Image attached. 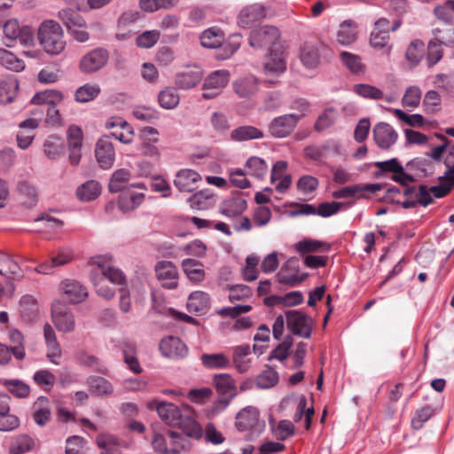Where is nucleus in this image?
I'll list each match as a JSON object with an SVG mask.
<instances>
[{
    "mask_svg": "<svg viewBox=\"0 0 454 454\" xmlns=\"http://www.w3.org/2000/svg\"><path fill=\"white\" fill-rule=\"evenodd\" d=\"M90 278L97 294L106 300L114 296V286H121L125 283V275L114 265L113 257L109 254L93 256L89 261Z\"/></svg>",
    "mask_w": 454,
    "mask_h": 454,
    "instance_id": "1",
    "label": "nucleus"
},
{
    "mask_svg": "<svg viewBox=\"0 0 454 454\" xmlns=\"http://www.w3.org/2000/svg\"><path fill=\"white\" fill-rule=\"evenodd\" d=\"M148 408L156 410L159 417L166 424L182 428L187 436H200L201 427L199 424L191 417L183 415L176 404L165 401L153 400L148 403Z\"/></svg>",
    "mask_w": 454,
    "mask_h": 454,
    "instance_id": "2",
    "label": "nucleus"
},
{
    "mask_svg": "<svg viewBox=\"0 0 454 454\" xmlns=\"http://www.w3.org/2000/svg\"><path fill=\"white\" fill-rule=\"evenodd\" d=\"M37 40L44 52L51 56L61 54L67 46L63 28L53 20H46L39 25Z\"/></svg>",
    "mask_w": 454,
    "mask_h": 454,
    "instance_id": "3",
    "label": "nucleus"
},
{
    "mask_svg": "<svg viewBox=\"0 0 454 454\" xmlns=\"http://www.w3.org/2000/svg\"><path fill=\"white\" fill-rule=\"evenodd\" d=\"M186 442L179 434L165 431L158 432L153 429L152 446L159 454H178L184 450Z\"/></svg>",
    "mask_w": 454,
    "mask_h": 454,
    "instance_id": "4",
    "label": "nucleus"
},
{
    "mask_svg": "<svg viewBox=\"0 0 454 454\" xmlns=\"http://www.w3.org/2000/svg\"><path fill=\"white\" fill-rule=\"evenodd\" d=\"M333 56L332 49L323 43H306L301 49L300 59L309 69L317 67L321 63L329 61Z\"/></svg>",
    "mask_w": 454,
    "mask_h": 454,
    "instance_id": "5",
    "label": "nucleus"
},
{
    "mask_svg": "<svg viewBox=\"0 0 454 454\" xmlns=\"http://www.w3.org/2000/svg\"><path fill=\"white\" fill-rule=\"evenodd\" d=\"M236 427L239 431H250L253 436H257L263 431L265 422L260 419L256 407L247 406L237 414Z\"/></svg>",
    "mask_w": 454,
    "mask_h": 454,
    "instance_id": "6",
    "label": "nucleus"
},
{
    "mask_svg": "<svg viewBox=\"0 0 454 454\" xmlns=\"http://www.w3.org/2000/svg\"><path fill=\"white\" fill-rule=\"evenodd\" d=\"M44 111L37 108L32 112V117L23 121L19 124V131L16 136L18 146L26 150L32 144L35 133V129H37L43 121Z\"/></svg>",
    "mask_w": 454,
    "mask_h": 454,
    "instance_id": "7",
    "label": "nucleus"
},
{
    "mask_svg": "<svg viewBox=\"0 0 454 454\" xmlns=\"http://www.w3.org/2000/svg\"><path fill=\"white\" fill-rule=\"evenodd\" d=\"M270 13V6L262 3L245 5L237 16V25L241 28H249L255 23L266 19Z\"/></svg>",
    "mask_w": 454,
    "mask_h": 454,
    "instance_id": "8",
    "label": "nucleus"
},
{
    "mask_svg": "<svg viewBox=\"0 0 454 454\" xmlns=\"http://www.w3.org/2000/svg\"><path fill=\"white\" fill-rule=\"evenodd\" d=\"M158 129L150 126L144 127L139 131L141 154L156 161L160 159V151L156 145L160 141Z\"/></svg>",
    "mask_w": 454,
    "mask_h": 454,
    "instance_id": "9",
    "label": "nucleus"
},
{
    "mask_svg": "<svg viewBox=\"0 0 454 454\" xmlns=\"http://www.w3.org/2000/svg\"><path fill=\"white\" fill-rule=\"evenodd\" d=\"M231 78L228 70L220 69L210 73L204 80L202 89L205 90L202 98L212 99L217 97L226 87Z\"/></svg>",
    "mask_w": 454,
    "mask_h": 454,
    "instance_id": "10",
    "label": "nucleus"
},
{
    "mask_svg": "<svg viewBox=\"0 0 454 454\" xmlns=\"http://www.w3.org/2000/svg\"><path fill=\"white\" fill-rule=\"evenodd\" d=\"M279 36V31L276 27L265 25L251 31L248 43L254 49H266L273 46Z\"/></svg>",
    "mask_w": 454,
    "mask_h": 454,
    "instance_id": "11",
    "label": "nucleus"
},
{
    "mask_svg": "<svg viewBox=\"0 0 454 454\" xmlns=\"http://www.w3.org/2000/svg\"><path fill=\"white\" fill-rule=\"evenodd\" d=\"M51 318L59 332L71 333L75 328V319L70 309L59 301L51 305Z\"/></svg>",
    "mask_w": 454,
    "mask_h": 454,
    "instance_id": "12",
    "label": "nucleus"
},
{
    "mask_svg": "<svg viewBox=\"0 0 454 454\" xmlns=\"http://www.w3.org/2000/svg\"><path fill=\"white\" fill-rule=\"evenodd\" d=\"M287 328L294 334L302 338H309L312 332L313 320L299 310H288L286 312Z\"/></svg>",
    "mask_w": 454,
    "mask_h": 454,
    "instance_id": "13",
    "label": "nucleus"
},
{
    "mask_svg": "<svg viewBox=\"0 0 454 454\" xmlns=\"http://www.w3.org/2000/svg\"><path fill=\"white\" fill-rule=\"evenodd\" d=\"M109 59L108 51L102 48L86 53L80 60L79 69L83 74H92L103 68Z\"/></svg>",
    "mask_w": 454,
    "mask_h": 454,
    "instance_id": "14",
    "label": "nucleus"
},
{
    "mask_svg": "<svg viewBox=\"0 0 454 454\" xmlns=\"http://www.w3.org/2000/svg\"><path fill=\"white\" fill-rule=\"evenodd\" d=\"M105 127L110 129V136L121 143L129 145L133 141L134 129L121 117L112 116L108 118L105 123Z\"/></svg>",
    "mask_w": 454,
    "mask_h": 454,
    "instance_id": "15",
    "label": "nucleus"
},
{
    "mask_svg": "<svg viewBox=\"0 0 454 454\" xmlns=\"http://www.w3.org/2000/svg\"><path fill=\"white\" fill-rule=\"evenodd\" d=\"M300 120L301 114H287L278 116L269 124V131L275 137H286L294 131Z\"/></svg>",
    "mask_w": 454,
    "mask_h": 454,
    "instance_id": "16",
    "label": "nucleus"
},
{
    "mask_svg": "<svg viewBox=\"0 0 454 454\" xmlns=\"http://www.w3.org/2000/svg\"><path fill=\"white\" fill-rule=\"evenodd\" d=\"M157 279L167 289H176L178 286L179 274L176 266L169 261H160L155 265Z\"/></svg>",
    "mask_w": 454,
    "mask_h": 454,
    "instance_id": "17",
    "label": "nucleus"
},
{
    "mask_svg": "<svg viewBox=\"0 0 454 454\" xmlns=\"http://www.w3.org/2000/svg\"><path fill=\"white\" fill-rule=\"evenodd\" d=\"M204 76L203 69L194 66L183 71L177 72L175 75V86L178 90H188L200 83Z\"/></svg>",
    "mask_w": 454,
    "mask_h": 454,
    "instance_id": "18",
    "label": "nucleus"
},
{
    "mask_svg": "<svg viewBox=\"0 0 454 454\" xmlns=\"http://www.w3.org/2000/svg\"><path fill=\"white\" fill-rule=\"evenodd\" d=\"M160 350L162 356L172 359L184 358L188 354L186 345L175 336L163 338L160 343Z\"/></svg>",
    "mask_w": 454,
    "mask_h": 454,
    "instance_id": "19",
    "label": "nucleus"
},
{
    "mask_svg": "<svg viewBox=\"0 0 454 454\" xmlns=\"http://www.w3.org/2000/svg\"><path fill=\"white\" fill-rule=\"evenodd\" d=\"M69 160L73 166L79 164L81 160V150L82 145V129L76 125L69 126L67 131Z\"/></svg>",
    "mask_w": 454,
    "mask_h": 454,
    "instance_id": "20",
    "label": "nucleus"
},
{
    "mask_svg": "<svg viewBox=\"0 0 454 454\" xmlns=\"http://www.w3.org/2000/svg\"><path fill=\"white\" fill-rule=\"evenodd\" d=\"M373 139L381 149L390 148L397 140L398 134L395 129L387 122H379L372 129Z\"/></svg>",
    "mask_w": 454,
    "mask_h": 454,
    "instance_id": "21",
    "label": "nucleus"
},
{
    "mask_svg": "<svg viewBox=\"0 0 454 454\" xmlns=\"http://www.w3.org/2000/svg\"><path fill=\"white\" fill-rule=\"evenodd\" d=\"M96 159L102 168H110L115 160V151L108 136L98 139L95 149Z\"/></svg>",
    "mask_w": 454,
    "mask_h": 454,
    "instance_id": "22",
    "label": "nucleus"
},
{
    "mask_svg": "<svg viewBox=\"0 0 454 454\" xmlns=\"http://www.w3.org/2000/svg\"><path fill=\"white\" fill-rule=\"evenodd\" d=\"M234 93L240 98H251L259 90L258 79L252 74L239 77L232 82Z\"/></svg>",
    "mask_w": 454,
    "mask_h": 454,
    "instance_id": "23",
    "label": "nucleus"
},
{
    "mask_svg": "<svg viewBox=\"0 0 454 454\" xmlns=\"http://www.w3.org/2000/svg\"><path fill=\"white\" fill-rule=\"evenodd\" d=\"M201 180L200 175L193 169H180L175 176L174 185L183 192H190L198 187Z\"/></svg>",
    "mask_w": 454,
    "mask_h": 454,
    "instance_id": "24",
    "label": "nucleus"
},
{
    "mask_svg": "<svg viewBox=\"0 0 454 454\" xmlns=\"http://www.w3.org/2000/svg\"><path fill=\"white\" fill-rule=\"evenodd\" d=\"M286 69V61L284 51L271 50L263 64V71L267 76L276 77L282 74Z\"/></svg>",
    "mask_w": 454,
    "mask_h": 454,
    "instance_id": "25",
    "label": "nucleus"
},
{
    "mask_svg": "<svg viewBox=\"0 0 454 454\" xmlns=\"http://www.w3.org/2000/svg\"><path fill=\"white\" fill-rule=\"evenodd\" d=\"M214 384L216 390L222 394L228 395L227 399H220L219 403L222 404V408L224 409L231 398L236 395V386L232 377L227 373H222L214 377Z\"/></svg>",
    "mask_w": 454,
    "mask_h": 454,
    "instance_id": "26",
    "label": "nucleus"
},
{
    "mask_svg": "<svg viewBox=\"0 0 454 454\" xmlns=\"http://www.w3.org/2000/svg\"><path fill=\"white\" fill-rule=\"evenodd\" d=\"M298 267V259L295 257L289 258L278 273L279 281L292 286L301 283L307 275L299 276L297 274Z\"/></svg>",
    "mask_w": 454,
    "mask_h": 454,
    "instance_id": "27",
    "label": "nucleus"
},
{
    "mask_svg": "<svg viewBox=\"0 0 454 454\" xmlns=\"http://www.w3.org/2000/svg\"><path fill=\"white\" fill-rule=\"evenodd\" d=\"M59 288L74 303H80L88 296L87 289L80 282L74 279L61 281Z\"/></svg>",
    "mask_w": 454,
    "mask_h": 454,
    "instance_id": "28",
    "label": "nucleus"
},
{
    "mask_svg": "<svg viewBox=\"0 0 454 454\" xmlns=\"http://www.w3.org/2000/svg\"><path fill=\"white\" fill-rule=\"evenodd\" d=\"M71 259V252L68 249H61L56 256H52L49 261L43 262L35 267V271L38 274H51L54 268L67 264Z\"/></svg>",
    "mask_w": 454,
    "mask_h": 454,
    "instance_id": "29",
    "label": "nucleus"
},
{
    "mask_svg": "<svg viewBox=\"0 0 454 454\" xmlns=\"http://www.w3.org/2000/svg\"><path fill=\"white\" fill-rule=\"evenodd\" d=\"M181 266L184 275L191 282L199 284L205 279L206 272L201 262L193 258H186L182 261Z\"/></svg>",
    "mask_w": 454,
    "mask_h": 454,
    "instance_id": "30",
    "label": "nucleus"
},
{
    "mask_svg": "<svg viewBox=\"0 0 454 454\" xmlns=\"http://www.w3.org/2000/svg\"><path fill=\"white\" fill-rule=\"evenodd\" d=\"M354 91L362 98L373 100H385L387 103H393L396 100V97L393 94L386 95L380 89L366 84L359 83L354 86Z\"/></svg>",
    "mask_w": 454,
    "mask_h": 454,
    "instance_id": "31",
    "label": "nucleus"
},
{
    "mask_svg": "<svg viewBox=\"0 0 454 454\" xmlns=\"http://www.w3.org/2000/svg\"><path fill=\"white\" fill-rule=\"evenodd\" d=\"M186 307L192 313L205 314L210 308L209 295L203 291L192 292L188 297Z\"/></svg>",
    "mask_w": 454,
    "mask_h": 454,
    "instance_id": "32",
    "label": "nucleus"
},
{
    "mask_svg": "<svg viewBox=\"0 0 454 454\" xmlns=\"http://www.w3.org/2000/svg\"><path fill=\"white\" fill-rule=\"evenodd\" d=\"M145 200V194L131 190H126L118 198V207L123 213L135 210Z\"/></svg>",
    "mask_w": 454,
    "mask_h": 454,
    "instance_id": "33",
    "label": "nucleus"
},
{
    "mask_svg": "<svg viewBox=\"0 0 454 454\" xmlns=\"http://www.w3.org/2000/svg\"><path fill=\"white\" fill-rule=\"evenodd\" d=\"M188 202L193 209L207 210L215 206L216 198L212 190L205 189L192 194Z\"/></svg>",
    "mask_w": 454,
    "mask_h": 454,
    "instance_id": "34",
    "label": "nucleus"
},
{
    "mask_svg": "<svg viewBox=\"0 0 454 454\" xmlns=\"http://www.w3.org/2000/svg\"><path fill=\"white\" fill-rule=\"evenodd\" d=\"M43 149L48 159L56 160L64 154L65 144L59 136L51 135L43 141Z\"/></svg>",
    "mask_w": 454,
    "mask_h": 454,
    "instance_id": "35",
    "label": "nucleus"
},
{
    "mask_svg": "<svg viewBox=\"0 0 454 454\" xmlns=\"http://www.w3.org/2000/svg\"><path fill=\"white\" fill-rule=\"evenodd\" d=\"M224 32L217 27H211L205 29L200 35V44L204 48L215 49L222 46L224 40Z\"/></svg>",
    "mask_w": 454,
    "mask_h": 454,
    "instance_id": "36",
    "label": "nucleus"
},
{
    "mask_svg": "<svg viewBox=\"0 0 454 454\" xmlns=\"http://www.w3.org/2000/svg\"><path fill=\"white\" fill-rule=\"evenodd\" d=\"M247 208V201L240 196L228 198L220 206V213L227 217L237 216Z\"/></svg>",
    "mask_w": 454,
    "mask_h": 454,
    "instance_id": "37",
    "label": "nucleus"
},
{
    "mask_svg": "<svg viewBox=\"0 0 454 454\" xmlns=\"http://www.w3.org/2000/svg\"><path fill=\"white\" fill-rule=\"evenodd\" d=\"M65 99V95L57 90H45L35 93L31 103L35 105L58 106Z\"/></svg>",
    "mask_w": 454,
    "mask_h": 454,
    "instance_id": "38",
    "label": "nucleus"
},
{
    "mask_svg": "<svg viewBox=\"0 0 454 454\" xmlns=\"http://www.w3.org/2000/svg\"><path fill=\"white\" fill-rule=\"evenodd\" d=\"M101 190V185L98 181L89 180L77 187L76 197L83 202L91 201L100 195Z\"/></svg>",
    "mask_w": 454,
    "mask_h": 454,
    "instance_id": "39",
    "label": "nucleus"
},
{
    "mask_svg": "<svg viewBox=\"0 0 454 454\" xmlns=\"http://www.w3.org/2000/svg\"><path fill=\"white\" fill-rule=\"evenodd\" d=\"M232 141L244 142L263 137V132L256 127L245 125L234 129L230 135Z\"/></svg>",
    "mask_w": 454,
    "mask_h": 454,
    "instance_id": "40",
    "label": "nucleus"
},
{
    "mask_svg": "<svg viewBox=\"0 0 454 454\" xmlns=\"http://www.w3.org/2000/svg\"><path fill=\"white\" fill-rule=\"evenodd\" d=\"M90 391L97 396H108L112 395L114 387L106 379L99 376H90L87 380Z\"/></svg>",
    "mask_w": 454,
    "mask_h": 454,
    "instance_id": "41",
    "label": "nucleus"
},
{
    "mask_svg": "<svg viewBox=\"0 0 454 454\" xmlns=\"http://www.w3.org/2000/svg\"><path fill=\"white\" fill-rule=\"evenodd\" d=\"M58 17L67 27L68 33L75 28H84L87 27L85 20L70 8L60 10Z\"/></svg>",
    "mask_w": 454,
    "mask_h": 454,
    "instance_id": "42",
    "label": "nucleus"
},
{
    "mask_svg": "<svg viewBox=\"0 0 454 454\" xmlns=\"http://www.w3.org/2000/svg\"><path fill=\"white\" fill-rule=\"evenodd\" d=\"M200 361L202 365L209 370H221L231 366V360L223 353L203 354Z\"/></svg>",
    "mask_w": 454,
    "mask_h": 454,
    "instance_id": "43",
    "label": "nucleus"
},
{
    "mask_svg": "<svg viewBox=\"0 0 454 454\" xmlns=\"http://www.w3.org/2000/svg\"><path fill=\"white\" fill-rule=\"evenodd\" d=\"M33 419L40 427H43L51 418L49 400L44 396L37 398L33 405Z\"/></svg>",
    "mask_w": 454,
    "mask_h": 454,
    "instance_id": "44",
    "label": "nucleus"
},
{
    "mask_svg": "<svg viewBox=\"0 0 454 454\" xmlns=\"http://www.w3.org/2000/svg\"><path fill=\"white\" fill-rule=\"evenodd\" d=\"M232 363L239 372H245L249 369L250 359L247 356L250 354L248 345H240L232 348Z\"/></svg>",
    "mask_w": 454,
    "mask_h": 454,
    "instance_id": "45",
    "label": "nucleus"
},
{
    "mask_svg": "<svg viewBox=\"0 0 454 454\" xmlns=\"http://www.w3.org/2000/svg\"><path fill=\"white\" fill-rule=\"evenodd\" d=\"M35 440L27 434H19L11 440L10 454H25L33 450Z\"/></svg>",
    "mask_w": 454,
    "mask_h": 454,
    "instance_id": "46",
    "label": "nucleus"
},
{
    "mask_svg": "<svg viewBox=\"0 0 454 454\" xmlns=\"http://www.w3.org/2000/svg\"><path fill=\"white\" fill-rule=\"evenodd\" d=\"M357 32L353 21H343L337 31V42L344 46L350 45L356 40Z\"/></svg>",
    "mask_w": 454,
    "mask_h": 454,
    "instance_id": "47",
    "label": "nucleus"
},
{
    "mask_svg": "<svg viewBox=\"0 0 454 454\" xmlns=\"http://www.w3.org/2000/svg\"><path fill=\"white\" fill-rule=\"evenodd\" d=\"M0 274L6 277L21 278L22 272L19 264L11 255L0 252Z\"/></svg>",
    "mask_w": 454,
    "mask_h": 454,
    "instance_id": "48",
    "label": "nucleus"
},
{
    "mask_svg": "<svg viewBox=\"0 0 454 454\" xmlns=\"http://www.w3.org/2000/svg\"><path fill=\"white\" fill-rule=\"evenodd\" d=\"M101 89L99 85L85 83L76 89L74 99L78 103H88L98 98Z\"/></svg>",
    "mask_w": 454,
    "mask_h": 454,
    "instance_id": "49",
    "label": "nucleus"
},
{
    "mask_svg": "<svg viewBox=\"0 0 454 454\" xmlns=\"http://www.w3.org/2000/svg\"><path fill=\"white\" fill-rule=\"evenodd\" d=\"M177 90L176 87H167L159 93L158 101L162 108L169 110L178 106L180 97Z\"/></svg>",
    "mask_w": 454,
    "mask_h": 454,
    "instance_id": "50",
    "label": "nucleus"
},
{
    "mask_svg": "<svg viewBox=\"0 0 454 454\" xmlns=\"http://www.w3.org/2000/svg\"><path fill=\"white\" fill-rule=\"evenodd\" d=\"M19 83L14 78H8L0 82V104L11 103L16 97Z\"/></svg>",
    "mask_w": 454,
    "mask_h": 454,
    "instance_id": "51",
    "label": "nucleus"
},
{
    "mask_svg": "<svg viewBox=\"0 0 454 454\" xmlns=\"http://www.w3.org/2000/svg\"><path fill=\"white\" fill-rule=\"evenodd\" d=\"M0 64L14 72H20L25 68V63L22 59H19L12 51L3 48H0Z\"/></svg>",
    "mask_w": 454,
    "mask_h": 454,
    "instance_id": "52",
    "label": "nucleus"
},
{
    "mask_svg": "<svg viewBox=\"0 0 454 454\" xmlns=\"http://www.w3.org/2000/svg\"><path fill=\"white\" fill-rule=\"evenodd\" d=\"M131 173L126 168L117 169L112 174L109 181V191L111 192H118L121 191L129 183Z\"/></svg>",
    "mask_w": 454,
    "mask_h": 454,
    "instance_id": "53",
    "label": "nucleus"
},
{
    "mask_svg": "<svg viewBox=\"0 0 454 454\" xmlns=\"http://www.w3.org/2000/svg\"><path fill=\"white\" fill-rule=\"evenodd\" d=\"M20 314L27 321L34 320L38 314L36 300L32 295H24L20 299Z\"/></svg>",
    "mask_w": 454,
    "mask_h": 454,
    "instance_id": "54",
    "label": "nucleus"
},
{
    "mask_svg": "<svg viewBox=\"0 0 454 454\" xmlns=\"http://www.w3.org/2000/svg\"><path fill=\"white\" fill-rule=\"evenodd\" d=\"M8 336L9 340L12 344L11 348L14 357L18 360H22L26 356L22 333L17 329H11Z\"/></svg>",
    "mask_w": 454,
    "mask_h": 454,
    "instance_id": "55",
    "label": "nucleus"
},
{
    "mask_svg": "<svg viewBox=\"0 0 454 454\" xmlns=\"http://www.w3.org/2000/svg\"><path fill=\"white\" fill-rule=\"evenodd\" d=\"M98 448L102 450L101 454H115L119 448L118 439L109 434H101L97 438Z\"/></svg>",
    "mask_w": 454,
    "mask_h": 454,
    "instance_id": "56",
    "label": "nucleus"
},
{
    "mask_svg": "<svg viewBox=\"0 0 454 454\" xmlns=\"http://www.w3.org/2000/svg\"><path fill=\"white\" fill-rule=\"evenodd\" d=\"M248 174L256 178H262L268 172V165L259 157H251L246 162Z\"/></svg>",
    "mask_w": 454,
    "mask_h": 454,
    "instance_id": "57",
    "label": "nucleus"
},
{
    "mask_svg": "<svg viewBox=\"0 0 454 454\" xmlns=\"http://www.w3.org/2000/svg\"><path fill=\"white\" fill-rule=\"evenodd\" d=\"M278 382V373L272 368H268L255 379L258 388L267 389L274 387Z\"/></svg>",
    "mask_w": 454,
    "mask_h": 454,
    "instance_id": "58",
    "label": "nucleus"
},
{
    "mask_svg": "<svg viewBox=\"0 0 454 454\" xmlns=\"http://www.w3.org/2000/svg\"><path fill=\"white\" fill-rule=\"evenodd\" d=\"M177 2L178 0H139V7L145 12H153L160 9H170Z\"/></svg>",
    "mask_w": 454,
    "mask_h": 454,
    "instance_id": "59",
    "label": "nucleus"
},
{
    "mask_svg": "<svg viewBox=\"0 0 454 454\" xmlns=\"http://www.w3.org/2000/svg\"><path fill=\"white\" fill-rule=\"evenodd\" d=\"M20 29L21 27L15 19H11L4 24L3 30L6 40L5 45L7 47H12L17 42V36L20 32Z\"/></svg>",
    "mask_w": 454,
    "mask_h": 454,
    "instance_id": "60",
    "label": "nucleus"
},
{
    "mask_svg": "<svg viewBox=\"0 0 454 454\" xmlns=\"http://www.w3.org/2000/svg\"><path fill=\"white\" fill-rule=\"evenodd\" d=\"M425 51V44L420 40H415L410 43L406 51V59L412 65H418Z\"/></svg>",
    "mask_w": 454,
    "mask_h": 454,
    "instance_id": "61",
    "label": "nucleus"
},
{
    "mask_svg": "<svg viewBox=\"0 0 454 454\" xmlns=\"http://www.w3.org/2000/svg\"><path fill=\"white\" fill-rule=\"evenodd\" d=\"M338 118V112L334 108L325 109L317 118L315 129L318 132L331 127Z\"/></svg>",
    "mask_w": 454,
    "mask_h": 454,
    "instance_id": "62",
    "label": "nucleus"
},
{
    "mask_svg": "<svg viewBox=\"0 0 454 454\" xmlns=\"http://www.w3.org/2000/svg\"><path fill=\"white\" fill-rule=\"evenodd\" d=\"M340 59L342 64L353 74H358L364 71V65L359 56L342 51L340 53Z\"/></svg>",
    "mask_w": 454,
    "mask_h": 454,
    "instance_id": "63",
    "label": "nucleus"
},
{
    "mask_svg": "<svg viewBox=\"0 0 454 454\" xmlns=\"http://www.w3.org/2000/svg\"><path fill=\"white\" fill-rule=\"evenodd\" d=\"M4 385L10 393L19 398L27 397L30 392L29 387L20 380H5Z\"/></svg>",
    "mask_w": 454,
    "mask_h": 454,
    "instance_id": "64",
    "label": "nucleus"
}]
</instances>
